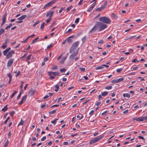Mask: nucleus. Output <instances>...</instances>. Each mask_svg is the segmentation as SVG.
<instances>
[{"mask_svg": "<svg viewBox=\"0 0 147 147\" xmlns=\"http://www.w3.org/2000/svg\"><path fill=\"white\" fill-rule=\"evenodd\" d=\"M10 50L11 48L9 47L7 48L3 51L4 55L6 56V58L7 59L11 58L15 53L14 51L13 50H11L8 53V51H10Z\"/></svg>", "mask_w": 147, "mask_h": 147, "instance_id": "obj_1", "label": "nucleus"}, {"mask_svg": "<svg viewBox=\"0 0 147 147\" xmlns=\"http://www.w3.org/2000/svg\"><path fill=\"white\" fill-rule=\"evenodd\" d=\"M96 26L97 28H99V31L103 30L107 27L106 24L99 22H96Z\"/></svg>", "mask_w": 147, "mask_h": 147, "instance_id": "obj_2", "label": "nucleus"}, {"mask_svg": "<svg viewBox=\"0 0 147 147\" xmlns=\"http://www.w3.org/2000/svg\"><path fill=\"white\" fill-rule=\"evenodd\" d=\"M103 137V135H101L98 136L90 140L89 143V144L92 145L93 144L97 142L99 140L101 139Z\"/></svg>", "mask_w": 147, "mask_h": 147, "instance_id": "obj_3", "label": "nucleus"}, {"mask_svg": "<svg viewBox=\"0 0 147 147\" xmlns=\"http://www.w3.org/2000/svg\"><path fill=\"white\" fill-rule=\"evenodd\" d=\"M99 20L106 24H109L111 22V19L109 18L106 17H100Z\"/></svg>", "mask_w": 147, "mask_h": 147, "instance_id": "obj_4", "label": "nucleus"}, {"mask_svg": "<svg viewBox=\"0 0 147 147\" xmlns=\"http://www.w3.org/2000/svg\"><path fill=\"white\" fill-rule=\"evenodd\" d=\"M49 75L50 76V78L51 79H54L55 76L59 75V73L58 72H49Z\"/></svg>", "mask_w": 147, "mask_h": 147, "instance_id": "obj_5", "label": "nucleus"}, {"mask_svg": "<svg viewBox=\"0 0 147 147\" xmlns=\"http://www.w3.org/2000/svg\"><path fill=\"white\" fill-rule=\"evenodd\" d=\"M26 15H23L20 17L18 18L17 20H19L18 21L16 22V23H21L22 22V20H24L26 17Z\"/></svg>", "mask_w": 147, "mask_h": 147, "instance_id": "obj_6", "label": "nucleus"}, {"mask_svg": "<svg viewBox=\"0 0 147 147\" xmlns=\"http://www.w3.org/2000/svg\"><path fill=\"white\" fill-rule=\"evenodd\" d=\"M96 4V2H94L90 5L89 8L87 10V11L88 12H90L95 7Z\"/></svg>", "mask_w": 147, "mask_h": 147, "instance_id": "obj_7", "label": "nucleus"}, {"mask_svg": "<svg viewBox=\"0 0 147 147\" xmlns=\"http://www.w3.org/2000/svg\"><path fill=\"white\" fill-rule=\"evenodd\" d=\"M55 1H52L51 2L48 3H47V4H46L45 5H44L43 9H45V8H46L47 7H50L53 4L55 3Z\"/></svg>", "mask_w": 147, "mask_h": 147, "instance_id": "obj_8", "label": "nucleus"}, {"mask_svg": "<svg viewBox=\"0 0 147 147\" xmlns=\"http://www.w3.org/2000/svg\"><path fill=\"white\" fill-rule=\"evenodd\" d=\"M107 2H105L103 5H102L100 7H98L96 9V11H100L102 10L106 7L107 5Z\"/></svg>", "mask_w": 147, "mask_h": 147, "instance_id": "obj_9", "label": "nucleus"}, {"mask_svg": "<svg viewBox=\"0 0 147 147\" xmlns=\"http://www.w3.org/2000/svg\"><path fill=\"white\" fill-rule=\"evenodd\" d=\"M14 61V59L13 58H11L9 59L7 63V66L8 67H11Z\"/></svg>", "mask_w": 147, "mask_h": 147, "instance_id": "obj_10", "label": "nucleus"}, {"mask_svg": "<svg viewBox=\"0 0 147 147\" xmlns=\"http://www.w3.org/2000/svg\"><path fill=\"white\" fill-rule=\"evenodd\" d=\"M73 53L69 57L71 59H74V57H75L78 54V51H76V52H73Z\"/></svg>", "mask_w": 147, "mask_h": 147, "instance_id": "obj_11", "label": "nucleus"}, {"mask_svg": "<svg viewBox=\"0 0 147 147\" xmlns=\"http://www.w3.org/2000/svg\"><path fill=\"white\" fill-rule=\"evenodd\" d=\"M54 13V12L53 11H50L47 13L46 16L47 17L49 16V18H52Z\"/></svg>", "mask_w": 147, "mask_h": 147, "instance_id": "obj_12", "label": "nucleus"}, {"mask_svg": "<svg viewBox=\"0 0 147 147\" xmlns=\"http://www.w3.org/2000/svg\"><path fill=\"white\" fill-rule=\"evenodd\" d=\"M6 14L5 13L3 15V17H2L3 22L1 24V27L3 25V24H4L5 23V20H6Z\"/></svg>", "mask_w": 147, "mask_h": 147, "instance_id": "obj_13", "label": "nucleus"}, {"mask_svg": "<svg viewBox=\"0 0 147 147\" xmlns=\"http://www.w3.org/2000/svg\"><path fill=\"white\" fill-rule=\"evenodd\" d=\"M74 37V36H71L66 39V40L69 43H71L72 42V40L71 38H73Z\"/></svg>", "mask_w": 147, "mask_h": 147, "instance_id": "obj_14", "label": "nucleus"}, {"mask_svg": "<svg viewBox=\"0 0 147 147\" xmlns=\"http://www.w3.org/2000/svg\"><path fill=\"white\" fill-rule=\"evenodd\" d=\"M27 97V95L24 96L22 98L20 102L19 103V105H21L26 100Z\"/></svg>", "mask_w": 147, "mask_h": 147, "instance_id": "obj_15", "label": "nucleus"}, {"mask_svg": "<svg viewBox=\"0 0 147 147\" xmlns=\"http://www.w3.org/2000/svg\"><path fill=\"white\" fill-rule=\"evenodd\" d=\"M79 41H76L72 45V46H73L75 48H77L79 44Z\"/></svg>", "mask_w": 147, "mask_h": 147, "instance_id": "obj_16", "label": "nucleus"}, {"mask_svg": "<svg viewBox=\"0 0 147 147\" xmlns=\"http://www.w3.org/2000/svg\"><path fill=\"white\" fill-rule=\"evenodd\" d=\"M76 49V48L71 46L69 50V53H72Z\"/></svg>", "mask_w": 147, "mask_h": 147, "instance_id": "obj_17", "label": "nucleus"}, {"mask_svg": "<svg viewBox=\"0 0 147 147\" xmlns=\"http://www.w3.org/2000/svg\"><path fill=\"white\" fill-rule=\"evenodd\" d=\"M53 93H48L47 95H45L44 97V99H46L49 96H51L53 95Z\"/></svg>", "mask_w": 147, "mask_h": 147, "instance_id": "obj_18", "label": "nucleus"}, {"mask_svg": "<svg viewBox=\"0 0 147 147\" xmlns=\"http://www.w3.org/2000/svg\"><path fill=\"white\" fill-rule=\"evenodd\" d=\"M97 28V27H96V24L95 25V26L93 27V28H92L91 30L90 31V32H92L94 31H95L96 30V29Z\"/></svg>", "mask_w": 147, "mask_h": 147, "instance_id": "obj_19", "label": "nucleus"}, {"mask_svg": "<svg viewBox=\"0 0 147 147\" xmlns=\"http://www.w3.org/2000/svg\"><path fill=\"white\" fill-rule=\"evenodd\" d=\"M29 93L30 95H33L35 93V91L34 90H30L29 92Z\"/></svg>", "mask_w": 147, "mask_h": 147, "instance_id": "obj_20", "label": "nucleus"}, {"mask_svg": "<svg viewBox=\"0 0 147 147\" xmlns=\"http://www.w3.org/2000/svg\"><path fill=\"white\" fill-rule=\"evenodd\" d=\"M136 120L138 121H143L142 117H137Z\"/></svg>", "mask_w": 147, "mask_h": 147, "instance_id": "obj_21", "label": "nucleus"}, {"mask_svg": "<svg viewBox=\"0 0 147 147\" xmlns=\"http://www.w3.org/2000/svg\"><path fill=\"white\" fill-rule=\"evenodd\" d=\"M123 95L124 97H126L128 98H130V95L128 93L123 94Z\"/></svg>", "mask_w": 147, "mask_h": 147, "instance_id": "obj_22", "label": "nucleus"}, {"mask_svg": "<svg viewBox=\"0 0 147 147\" xmlns=\"http://www.w3.org/2000/svg\"><path fill=\"white\" fill-rule=\"evenodd\" d=\"M108 94V92H104L101 93V95L102 96H105Z\"/></svg>", "mask_w": 147, "mask_h": 147, "instance_id": "obj_23", "label": "nucleus"}, {"mask_svg": "<svg viewBox=\"0 0 147 147\" xmlns=\"http://www.w3.org/2000/svg\"><path fill=\"white\" fill-rule=\"evenodd\" d=\"M118 83H119L124 80V78H121L117 79Z\"/></svg>", "mask_w": 147, "mask_h": 147, "instance_id": "obj_24", "label": "nucleus"}, {"mask_svg": "<svg viewBox=\"0 0 147 147\" xmlns=\"http://www.w3.org/2000/svg\"><path fill=\"white\" fill-rule=\"evenodd\" d=\"M39 38L38 37H36L31 42V44H33L35 42L36 40Z\"/></svg>", "mask_w": 147, "mask_h": 147, "instance_id": "obj_25", "label": "nucleus"}, {"mask_svg": "<svg viewBox=\"0 0 147 147\" xmlns=\"http://www.w3.org/2000/svg\"><path fill=\"white\" fill-rule=\"evenodd\" d=\"M24 82H22L21 83V84L20 86V88L22 92V88L23 87V84H24Z\"/></svg>", "mask_w": 147, "mask_h": 147, "instance_id": "obj_26", "label": "nucleus"}, {"mask_svg": "<svg viewBox=\"0 0 147 147\" xmlns=\"http://www.w3.org/2000/svg\"><path fill=\"white\" fill-rule=\"evenodd\" d=\"M7 105H5L2 109V111L4 112L7 109Z\"/></svg>", "mask_w": 147, "mask_h": 147, "instance_id": "obj_27", "label": "nucleus"}, {"mask_svg": "<svg viewBox=\"0 0 147 147\" xmlns=\"http://www.w3.org/2000/svg\"><path fill=\"white\" fill-rule=\"evenodd\" d=\"M7 46V45L6 44L3 43V45L1 46V48L3 49H5Z\"/></svg>", "mask_w": 147, "mask_h": 147, "instance_id": "obj_28", "label": "nucleus"}, {"mask_svg": "<svg viewBox=\"0 0 147 147\" xmlns=\"http://www.w3.org/2000/svg\"><path fill=\"white\" fill-rule=\"evenodd\" d=\"M40 22V21L39 20H38L36 21L34 24L33 25V27H35L36 25L38 24Z\"/></svg>", "mask_w": 147, "mask_h": 147, "instance_id": "obj_29", "label": "nucleus"}, {"mask_svg": "<svg viewBox=\"0 0 147 147\" xmlns=\"http://www.w3.org/2000/svg\"><path fill=\"white\" fill-rule=\"evenodd\" d=\"M103 68V65H102L100 66H97V67H96V70H98V69H102Z\"/></svg>", "mask_w": 147, "mask_h": 147, "instance_id": "obj_30", "label": "nucleus"}, {"mask_svg": "<svg viewBox=\"0 0 147 147\" xmlns=\"http://www.w3.org/2000/svg\"><path fill=\"white\" fill-rule=\"evenodd\" d=\"M24 123V121H23L22 119H21L20 122L18 123V126H19L20 125H23Z\"/></svg>", "mask_w": 147, "mask_h": 147, "instance_id": "obj_31", "label": "nucleus"}, {"mask_svg": "<svg viewBox=\"0 0 147 147\" xmlns=\"http://www.w3.org/2000/svg\"><path fill=\"white\" fill-rule=\"evenodd\" d=\"M112 88L111 86H109L105 87V88L107 90L111 89Z\"/></svg>", "mask_w": 147, "mask_h": 147, "instance_id": "obj_32", "label": "nucleus"}, {"mask_svg": "<svg viewBox=\"0 0 147 147\" xmlns=\"http://www.w3.org/2000/svg\"><path fill=\"white\" fill-rule=\"evenodd\" d=\"M56 112V110H54L53 111L50 112L49 113L50 115L53 114H54Z\"/></svg>", "mask_w": 147, "mask_h": 147, "instance_id": "obj_33", "label": "nucleus"}, {"mask_svg": "<svg viewBox=\"0 0 147 147\" xmlns=\"http://www.w3.org/2000/svg\"><path fill=\"white\" fill-rule=\"evenodd\" d=\"M45 24V22H43V23H42V24L41 25V26H40V29L42 30L44 28Z\"/></svg>", "mask_w": 147, "mask_h": 147, "instance_id": "obj_34", "label": "nucleus"}, {"mask_svg": "<svg viewBox=\"0 0 147 147\" xmlns=\"http://www.w3.org/2000/svg\"><path fill=\"white\" fill-rule=\"evenodd\" d=\"M4 32V30L2 28L0 29V36Z\"/></svg>", "mask_w": 147, "mask_h": 147, "instance_id": "obj_35", "label": "nucleus"}, {"mask_svg": "<svg viewBox=\"0 0 147 147\" xmlns=\"http://www.w3.org/2000/svg\"><path fill=\"white\" fill-rule=\"evenodd\" d=\"M87 38V37L86 36H84L82 39V41L83 42H84L86 40V39Z\"/></svg>", "mask_w": 147, "mask_h": 147, "instance_id": "obj_36", "label": "nucleus"}, {"mask_svg": "<svg viewBox=\"0 0 147 147\" xmlns=\"http://www.w3.org/2000/svg\"><path fill=\"white\" fill-rule=\"evenodd\" d=\"M22 92L21 90V91L20 92V93H19V94L18 95V96H17V99H19V98L21 96V95Z\"/></svg>", "mask_w": 147, "mask_h": 147, "instance_id": "obj_37", "label": "nucleus"}, {"mask_svg": "<svg viewBox=\"0 0 147 147\" xmlns=\"http://www.w3.org/2000/svg\"><path fill=\"white\" fill-rule=\"evenodd\" d=\"M12 26V24H10L9 26H6L5 27V30H7V29H8L10 27H11Z\"/></svg>", "mask_w": 147, "mask_h": 147, "instance_id": "obj_38", "label": "nucleus"}, {"mask_svg": "<svg viewBox=\"0 0 147 147\" xmlns=\"http://www.w3.org/2000/svg\"><path fill=\"white\" fill-rule=\"evenodd\" d=\"M58 119H55L54 120L52 121H51V122L52 123H53L54 124H55L57 121Z\"/></svg>", "mask_w": 147, "mask_h": 147, "instance_id": "obj_39", "label": "nucleus"}, {"mask_svg": "<svg viewBox=\"0 0 147 147\" xmlns=\"http://www.w3.org/2000/svg\"><path fill=\"white\" fill-rule=\"evenodd\" d=\"M17 92L15 90L14 92H13V93L12 94H11V98H12L16 94V93H17Z\"/></svg>", "mask_w": 147, "mask_h": 147, "instance_id": "obj_40", "label": "nucleus"}, {"mask_svg": "<svg viewBox=\"0 0 147 147\" xmlns=\"http://www.w3.org/2000/svg\"><path fill=\"white\" fill-rule=\"evenodd\" d=\"M52 45H53V43H52L51 45H48L47 47V50H48L50 48H51L52 47Z\"/></svg>", "mask_w": 147, "mask_h": 147, "instance_id": "obj_41", "label": "nucleus"}, {"mask_svg": "<svg viewBox=\"0 0 147 147\" xmlns=\"http://www.w3.org/2000/svg\"><path fill=\"white\" fill-rule=\"evenodd\" d=\"M9 144V142L8 140H7L4 144V147H7Z\"/></svg>", "mask_w": 147, "mask_h": 147, "instance_id": "obj_42", "label": "nucleus"}, {"mask_svg": "<svg viewBox=\"0 0 147 147\" xmlns=\"http://www.w3.org/2000/svg\"><path fill=\"white\" fill-rule=\"evenodd\" d=\"M66 69L65 68H62L60 70V71L61 72H63L65 71Z\"/></svg>", "mask_w": 147, "mask_h": 147, "instance_id": "obj_43", "label": "nucleus"}, {"mask_svg": "<svg viewBox=\"0 0 147 147\" xmlns=\"http://www.w3.org/2000/svg\"><path fill=\"white\" fill-rule=\"evenodd\" d=\"M72 6L71 5L70 7H67L66 9L67 12H68V11H69V10H70L72 8Z\"/></svg>", "mask_w": 147, "mask_h": 147, "instance_id": "obj_44", "label": "nucleus"}, {"mask_svg": "<svg viewBox=\"0 0 147 147\" xmlns=\"http://www.w3.org/2000/svg\"><path fill=\"white\" fill-rule=\"evenodd\" d=\"M51 69L53 70H56L57 69V67L56 66H54L51 68Z\"/></svg>", "mask_w": 147, "mask_h": 147, "instance_id": "obj_45", "label": "nucleus"}, {"mask_svg": "<svg viewBox=\"0 0 147 147\" xmlns=\"http://www.w3.org/2000/svg\"><path fill=\"white\" fill-rule=\"evenodd\" d=\"M122 69V68H120L117 69L116 71L117 72L119 73L120 72Z\"/></svg>", "mask_w": 147, "mask_h": 147, "instance_id": "obj_46", "label": "nucleus"}, {"mask_svg": "<svg viewBox=\"0 0 147 147\" xmlns=\"http://www.w3.org/2000/svg\"><path fill=\"white\" fill-rule=\"evenodd\" d=\"M81 71L82 72H84L85 70V69L84 68L79 67Z\"/></svg>", "mask_w": 147, "mask_h": 147, "instance_id": "obj_47", "label": "nucleus"}, {"mask_svg": "<svg viewBox=\"0 0 147 147\" xmlns=\"http://www.w3.org/2000/svg\"><path fill=\"white\" fill-rule=\"evenodd\" d=\"M111 82L112 83H118L117 79L116 80H112L111 81Z\"/></svg>", "mask_w": 147, "mask_h": 147, "instance_id": "obj_48", "label": "nucleus"}, {"mask_svg": "<svg viewBox=\"0 0 147 147\" xmlns=\"http://www.w3.org/2000/svg\"><path fill=\"white\" fill-rule=\"evenodd\" d=\"M31 56H32V55H28V57L26 58V60H29L30 59Z\"/></svg>", "mask_w": 147, "mask_h": 147, "instance_id": "obj_49", "label": "nucleus"}, {"mask_svg": "<svg viewBox=\"0 0 147 147\" xmlns=\"http://www.w3.org/2000/svg\"><path fill=\"white\" fill-rule=\"evenodd\" d=\"M65 9V8H63L62 7L59 10V13H60L61 12L63 11V10H64Z\"/></svg>", "mask_w": 147, "mask_h": 147, "instance_id": "obj_50", "label": "nucleus"}, {"mask_svg": "<svg viewBox=\"0 0 147 147\" xmlns=\"http://www.w3.org/2000/svg\"><path fill=\"white\" fill-rule=\"evenodd\" d=\"M8 77L9 78V79H12V76L11 74L10 73H9L7 74Z\"/></svg>", "mask_w": 147, "mask_h": 147, "instance_id": "obj_51", "label": "nucleus"}, {"mask_svg": "<svg viewBox=\"0 0 147 147\" xmlns=\"http://www.w3.org/2000/svg\"><path fill=\"white\" fill-rule=\"evenodd\" d=\"M136 72H132L129 74V75H134L136 74Z\"/></svg>", "mask_w": 147, "mask_h": 147, "instance_id": "obj_52", "label": "nucleus"}, {"mask_svg": "<svg viewBox=\"0 0 147 147\" xmlns=\"http://www.w3.org/2000/svg\"><path fill=\"white\" fill-rule=\"evenodd\" d=\"M9 41V39L8 38H6L5 40V42L4 43L5 44L7 45V42Z\"/></svg>", "mask_w": 147, "mask_h": 147, "instance_id": "obj_53", "label": "nucleus"}, {"mask_svg": "<svg viewBox=\"0 0 147 147\" xmlns=\"http://www.w3.org/2000/svg\"><path fill=\"white\" fill-rule=\"evenodd\" d=\"M49 59V57H47L45 58L44 59L43 61L44 62H46Z\"/></svg>", "mask_w": 147, "mask_h": 147, "instance_id": "obj_54", "label": "nucleus"}, {"mask_svg": "<svg viewBox=\"0 0 147 147\" xmlns=\"http://www.w3.org/2000/svg\"><path fill=\"white\" fill-rule=\"evenodd\" d=\"M79 18H77L76 19V20H75V23H76V24H77V23H78L79 22Z\"/></svg>", "mask_w": 147, "mask_h": 147, "instance_id": "obj_55", "label": "nucleus"}, {"mask_svg": "<svg viewBox=\"0 0 147 147\" xmlns=\"http://www.w3.org/2000/svg\"><path fill=\"white\" fill-rule=\"evenodd\" d=\"M52 19V18H49H49L46 21V22H47V23H48Z\"/></svg>", "mask_w": 147, "mask_h": 147, "instance_id": "obj_56", "label": "nucleus"}, {"mask_svg": "<svg viewBox=\"0 0 147 147\" xmlns=\"http://www.w3.org/2000/svg\"><path fill=\"white\" fill-rule=\"evenodd\" d=\"M138 67V66L134 67L132 68V69L131 70V71H133V70H136Z\"/></svg>", "mask_w": 147, "mask_h": 147, "instance_id": "obj_57", "label": "nucleus"}, {"mask_svg": "<svg viewBox=\"0 0 147 147\" xmlns=\"http://www.w3.org/2000/svg\"><path fill=\"white\" fill-rule=\"evenodd\" d=\"M46 139V136H43V137L41 139V141H44Z\"/></svg>", "mask_w": 147, "mask_h": 147, "instance_id": "obj_58", "label": "nucleus"}, {"mask_svg": "<svg viewBox=\"0 0 147 147\" xmlns=\"http://www.w3.org/2000/svg\"><path fill=\"white\" fill-rule=\"evenodd\" d=\"M138 137L140 139H142V140H143L144 141H145V139L144 138L142 137V136H138Z\"/></svg>", "mask_w": 147, "mask_h": 147, "instance_id": "obj_59", "label": "nucleus"}, {"mask_svg": "<svg viewBox=\"0 0 147 147\" xmlns=\"http://www.w3.org/2000/svg\"><path fill=\"white\" fill-rule=\"evenodd\" d=\"M143 121L147 120V116L146 117H142Z\"/></svg>", "mask_w": 147, "mask_h": 147, "instance_id": "obj_60", "label": "nucleus"}, {"mask_svg": "<svg viewBox=\"0 0 147 147\" xmlns=\"http://www.w3.org/2000/svg\"><path fill=\"white\" fill-rule=\"evenodd\" d=\"M128 112V110L126 109L123 112V114H126Z\"/></svg>", "mask_w": 147, "mask_h": 147, "instance_id": "obj_61", "label": "nucleus"}, {"mask_svg": "<svg viewBox=\"0 0 147 147\" xmlns=\"http://www.w3.org/2000/svg\"><path fill=\"white\" fill-rule=\"evenodd\" d=\"M94 113V111L93 110H91L89 114L90 115H92Z\"/></svg>", "mask_w": 147, "mask_h": 147, "instance_id": "obj_62", "label": "nucleus"}, {"mask_svg": "<svg viewBox=\"0 0 147 147\" xmlns=\"http://www.w3.org/2000/svg\"><path fill=\"white\" fill-rule=\"evenodd\" d=\"M98 134V132H96V133H94L93 134V136L95 137L97 136Z\"/></svg>", "mask_w": 147, "mask_h": 147, "instance_id": "obj_63", "label": "nucleus"}, {"mask_svg": "<svg viewBox=\"0 0 147 147\" xmlns=\"http://www.w3.org/2000/svg\"><path fill=\"white\" fill-rule=\"evenodd\" d=\"M20 74V71H18L16 74V77L18 76Z\"/></svg>", "mask_w": 147, "mask_h": 147, "instance_id": "obj_64", "label": "nucleus"}]
</instances>
